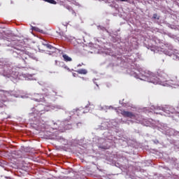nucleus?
<instances>
[{
	"instance_id": "obj_1",
	"label": "nucleus",
	"mask_w": 179,
	"mask_h": 179,
	"mask_svg": "<svg viewBox=\"0 0 179 179\" xmlns=\"http://www.w3.org/2000/svg\"><path fill=\"white\" fill-rule=\"evenodd\" d=\"M157 76L152 74L150 75L149 82H150V83H154V85H156L159 83V80L166 82V80H167V78H169V76L166 73H164V71H157Z\"/></svg>"
},
{
	"instance_id": "obj_2",
	"label": "nucleus",
	"mask_w": 179,
	"mask_h": 179,
	"mask_svg": "<svg viewBox=\"0 0 179 179\" xmlns=\"http://www.w3.org/2000/svg\"><path fill=\"white\" fill-rule=\"evenodd\" d=\"M120 114L125 118H131L134 120L136 117V115H135L134 113L130 111H127L125 110H121Z\"/></svg>"
},
{
	"instance_id": "obj_3",
	"label": "nucleus",
	"mask_w": 179,
	"mask_h": 179,
	"mask_svg": "<svg viewBox=\"0 0 179 179\" xmlns=\"http://www.w3.org/2000/svg\"><path fill=\"white\" fill-rule=\"evenodd\" d=\"M43 45L50 50V52H57V48L50 44H43Z\"/></svg>"
},
{
	"instance_id": "obj_4",
	"label": "nucleus",
	"mask_w": 179,
	"mask_h": 179,
	"mask_svg": "<svg viewBox=\"0 0 179 179\" xmlns=\"http://www.w3.org/2000/svg\"><path fill=\"white\" fill-rule=\"evenodd\" d=\"M30 56L27 55V56H22V61L24 62L25 64H29L30 62Z\"/></svg>"
},
{
	"instance_id": "obj_5",
	"label": "nucleus",
	"mask_w": 179,
	"mask_h": 179,
	"mask_svg": "<svg viewBox=\"0 0 179 179\" xmlns=\"http://www.w3.org/2000/svg\"><path fill=\"white\" fill-rule=\"evenodd\" d=\"M77 73H79L80 75H86L87 73V70L85 69H78L76 71Z\"/></svg>"
},
{
	"instance_id": "obj_6",
	"label": "nucleus",
	"mask_w": 179,
	"mask_h": 179,
	"mask_svg": "<svg viewBox=\"0 0 179 179\" xmlns=\"http://www.w3.org/2000/svg\"><path fill=\"white\" fill-rule=\"evenodd\" d=\"M62 57L66 62H71L72 61V58L69 57L67 55H63Z\"/></svg>"
},
{
	"instance_id": "obj_7",
	"label": "nucleus",
	"mask_w": 179,
	"mask_h": 179,
	"mask_svg": "<svg viewBox=\"0 0 179 179\" xmlns=\"http://www.w3.org/2000/svg\"><path fill=\"white\" fill-rule=\"evenodd\" d=\"M85 113V110H83V108H78L76 109V113L77 114V115H82V114H83Z\"/></svg>"
},
{
	"instance_id": "obj_8",
	"label": "nucleus",
	"mask_w": 179,
	"mask_h": 179,
	"mask_svg": "<svg viewBox=\"0 0 179 179\" xmlns=\"http://www.w3.org/2000/svg\"><path fill=\"white\" fill-rule=\"evenodd\" d=\"M153 19H157V14L153 15Z\"/></svg>"
},
{
	"instance_id": "obj_9",
	"label": "nucleus",
	"mask_w": 179,
	"mask_h": 179,
	"mask_svg": "<svg viewBox=\"0 0 179 179\" xmlns=\"http://www.w3.org/2000/svg\"><path fill=\"white\" fill-rule=\"evenodd\" d=\"M91 104L90 103H89L88 104L86 105L85 108H89V107H90Z\"/></svg>"
},
{
	"instance_id": "obj_10",
	"label": "nucleus",
	"mask_w": 179,
	"mask_h": 179,
	"mask_svg": "<svg viewBox=\"0 0 179 179\" xmlns=\"http://www.w3.org/2000/svg\"><path fill=\"white\" fill-rule=\"evenodd\" d=\"M64 69H67V71H71V70L69 69V67L67 66H64Z\"/></svg>"
},
{
	"instance_id": "obj_11",
	"label": "nucleus",
	"mask_w": 179,
	"mask_h": 179,
	"mask_svg": "<svg viewBox=\"0 0 179 179\" xmlns=\"http://www.w3.org/2000/svg\"><path fill=\"white\" fill-rule=\"evenodd\" d=\"M36 101H38V100H36Z\"/></svg>"
}]
</instances>
